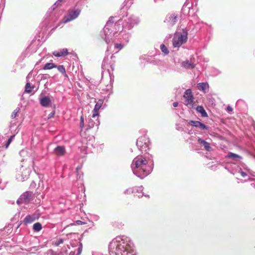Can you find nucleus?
<instances>
[{"label":"nucleus","mask_w":255,"mask_h":255,"mask_svg":"<svg viewBox=\"0 0 255 255\" xmlns=\"http://www.w3.org/2000/svg\"><path fill=\"white\" fill-rule=\"evenodd\" d=\"M198 142L200 144H203L204 148L207 151H210L211 149V147L210 146V143L206 141L205 140L202 139L201 138H198Z\"/></svg>","instance_id":"nucleus-10"},{"label":"nucleus","mask_w":255,"mask_h":255,"mask_svg":"<svg viewBox=\"0 0 255 255\" xmlns=\"http://www.w3.org/2000/svg\"><path fill=\"white\" fill-rule=\"evenodd\" d=\"M41 229L42 225L39 222H37L33 225V229L35 232H39L41 230Z\"/></svg>","instance_id":"nucleus-17"},{"label":"nucleus","mask_w":255,"mask_h":255,"mask_svg":"<svg viewBox=\"0 0 255 255\" xmlns=\"http://www.w3.org/2000/svg\"><path fill=\"white\" fill-rule=\"evenodd\" d=\"M177 20V15L175 14H172L169 17V21L171 25L174 24L176 22Z\"/></svg>","instance_id":"nucleus-19"},{"label":"nucleus","mask_w":255,"mask_h":255,"mask_svg":"<svg viewBox=\"0 0 255 255\" xmlns=\"http://www.w3.org/2000/svg\"><path fill=\"white\" fill-rule=\"evenodd\" d=\"M109 251L115 255H130L129 252L125 247L124 243H121L118 241H113L109 245Z\"/></svg>","instance_id":"nucleus-2"},{"label":"nucleus","mask_w":255,"mask_h":255,"mask_svg":"<svg viewBox=\"0 0 255 255\" xmlns=\"http://www.w3.org/2000/svg\"><path fill=\"white\" fill-rule=\"evenodd\" d=\"M182 66L186 69H193L195 67V65L188 60L182 62Z\"/></svg>","instance_id":"nucleus-13"},{"label":"nucleus","mask_w":255,"mask_h":255,"mask_svg":"<svg viewBox=\"0 0 255 255\" xmlns=\"http://www.w3.org/2000/svg\"><path fill=\"white\" fill-rule=\"evenodd\" d=\"M115 46L117 49H122L123 47V45L121 43H116L115 44Z\"/></svg>","instance_id":"nucleus-29"},{"label":"nucleus","mask_w":255,"mask_h":255,"mask_svg":"<svg viewBox=\"0 0 255 255\" xmlns=\"http://www.w3.org/2000/svg\"><path fill=\"white\" fill-rule=\"evenodd\" d=\"M189 124L195 127H198L201 129L205 130L208 129V128L205 125L201 123V122L197 121H190Z\"/></svg>","instance_id":"nucleus-6"},{"label":"nucleus","mask_w":255,"mask_h":255,"mask_svg":"<svg viewBox=\"0 0 255 255\" xmlns=\"http://www.w3.org/2000/svg\"><path fill=\"white\" fill-rule=\"evenodd\" d=\"M226 157L228 158H232L234 159H236L237 158H240V159L242 158V157L240 156V155H239L237 154L232 153V152H229Z\"/></svg>","instance_id":"nucleus-18"},{"label":"nucleus","mask_w":255,"mask_h":255,"mask_svg":"<svg viewBox=\"0 0 255 255\" xmlns=\"http://www.w3.org/2000/svg\"><path fill=\"white\" fill-rule=\"evenodd\" d=\"M142 137H139L137 139L136 141V144L137 146L141 147V144H140V142H142Z\"/></svg>","instance_id":"nucleus-28"},{"label":"nucleus","mask_w":255,"mask_h":255,"mask_svg":"<svg viewBox=\"0 0 255 255\" xmlns=\"http://www.w3.org/2000/svg\"><path fill=\"white\" fill-rule=\"evenodd\" d=\"M54 152L58 156L64 155L65 153V148L62 146H58L55 148Z\"/></svg>","instance_id":"nucleus-7"},{"label":"nucleus","mask_w":255,"mask_h":255,"mask_svg":"<svg viewBox=\"0 0 255 255\" xmlns=\"http://www.w3.org/2000/svg\"><path fill=\"white\" fill-rule=\"evenodd\" d=\"M19 111V109L18 108L15 109L11 114V116H10L11 118L12 119L15 118L16 117L17 113Z\"/></svg>","instance_id":"nucleus-24"},{"label":"nucleus","mask_w":255,"mask_h":255,"mask_svg":"<svg viewBox=\"0 0 255 255\" xmlns=\"http://www.w3.org/2000/svg\"><path fill=\"white\" fill-rule=\"evenodd\" d=\"M103 104V101L102 100H99L95 106L94 109L96 110L99 111L101 108Z\"/></svg>","instance_id":"nucleus-20"},{"label":"nucleus","mask_w":255,"mask_h":255,"mask_svg":"<svg viewBox=\"0 0 255 255\" xmlns=\"http://www.w3.org/2000/svg\"><path fill=\"white\" fill-rule=\"evenodd\" d=\"M76 222V224L78 225H82L85 224L84 222H83L81 221H80V220H78Z\"/></svg>","instance_id":"nucleus-32"},{"label":"nucleus","mask_w":255,"mask_h":255,"mask_svg":"<svg viewBox=\"0 0 255 255\" xmlns=\"http://www.w3.org/2000/svg\"><path fill=\"white\" fill-rule=\"evenodd\" d=\"M187 32L183 30V34L175 33L173 38V46L174 47H179L186 42L187 40Z\"/></svg>","instance_id":"nucleus-3"},{"label":"nucleus","mask_w":255,"mask_h":255,"mask_svg":"<svg viewBox=\"0 0 255 255\" xmlns=\"http://www.w3.org/2000/svg\"><path fill=\"white\" fill-rule=\"evenodd\" d=\"M160 49L161 51L165 54H168L169 53V51L164 44H161L160 45Z\"/></svg>","instance_id":"nucleus-22"},{"label":"nucleus","mask_w":255,"mask_h":255,"mask_svg":"<svg viewBox=\"0 0 255 255\" xmlns=\"http://www.w3.org/2000/svg\"><path fill=\"white\" fill-rule=\"evenodd\" d=\"M183 97L185 99V104L186 106L190 105L193 107L194 97L190 89H187L185 91Z\"/></svg>","instance_id":"nucleus-5"},{"label":"nucleus","mask_w":255,"mask_h":255,"mask_svg":"<svg viewBox=\"0 0 255 255\" xmlns=\"http://www.w3.org/2000/svg\"><path fill=\"white\" fill-rule=\"evenodd\" d=\"M227 110L229 111V112H232L233 111V109L232 107H231L230 106H228L227 107Z\"/></svg>","instance_id":"nucleus-34"},{"label":"nucleus","mask_w":255,"mask_h":255,"mask_svg":"<svg viewBox=\"0 0 255 255\" xmlns=\"http://www.w3.org/2000/svg\"><path fill=\"white\" fill-rule=\"evenodd\" d=\"M196 111L197 112L201 114L202 117H207L208 116L207 113L204 110V108L201 106H198L196 108Z\"/></svg>","instance_id":"nucleus-14"},{"label":"nucleus","mask_w":255,"mask_h":255,"mask_svg":"<svg viewBox=\"0 0 255 255\" xmlns=\"http://www.w3.org/2000/svg\"><path fill=\"white\" fill-rule=\"evenodd\" d=\"M58 71L64 74L65 76H67L65 67L63 65H59L57 67Z\"/></svg>","instance_id":"nucleus-21"},{"label":"nucleus","mask_w":255,"mask_h":255,"mask_svg":"<svg viewBox=\"0 0 255 255\" xmlns=\"http://www.w3.org/2000/svg\"><path fill=\"white\" fill-rule=\"evenodd\" d=\"M29 195V194L27 192H26L22 195V197L24 198L25 202H27L30 200V199L28 198Z\"/></svg>","instance_id":"nucleus-26"},{"label":"nucleus","mask_w":255,"mask_h":255,"mask_svg":"<svg viewBox=\"0 0 255 255\" xmlns=\"http://www.w3.org/2000/svg\"><path fill=\"white\" fill-rule=\"evenodd\" d=\"M14 137V135H13L11 136L9 138V139H8V140H7V143H6V144H5V148H7L8 147L9 145V144H10V143H11V141H12V139H13V138Z\"/></svg>","instance_id":"nucleus-25"},{"label":"nucleus","mask_w":255,"mask_h":255,"mask_svg":"<svg viewBox=\"0 0 255 255\" xmlns=\"http://www.w3.org/2000/svg\"><path fill=\"white\" fill-rule=\"evenodd\" d=\"M80 12L81 10L80 9L69 11L68 14L62 18V23H66L76 18L80 14Z\"/></svg>","instance_id":"nucleus-4"},{"label":"nucleus","mask_w":255,"mask_h":255,"mask_svg":"<svg viewBox=\"0 0 255 255\" xmlns=\"http://www.w3.org/2000/svg\"><path fill=\"white\" fill-rule=\"evenodd\" d=\"M131 167L133 173L140 178L146 176L150 171L147 160L141 156L136 157L133 159Z\"/></svg>","instance_id":"nucleus-1"},{"label":"nucleus","mask_w":255,"mask_h":255,"mask_svg":"<svg viewBox=\"0 0 255 255\" xmlns=\"http://www.w3.org/2000/svg\"><path fill=\"white\" fill-rule=\"evenodd\" d=\"M198 88L199 90L203 91L205 93L206 90L209 88V85L207 83H200L198 84Z\"/></svg>","instance_id":"nucleus-12"},{"label":"nucleus","mask_w":255,"mask_h":255,"mask_svg":"<svg viewBox=\"0 0 255 255\" xmlns=\"http://www.w3.org/2000/svg\"><path fill=\"white\" fill-rule=\"evenodd\" d=\"M93 112V114L92 115V117L93 118H95V117L99 116V111L97 110H96L95 109H94Z\"/></svg>","instance_id":"nucleus-27"},{"label":"nucleus","mask_w":255,"mask_h":255,"mask_svg":"<svg viewBox=\"0 0 255 255\" xmlns=\"http://www.w3.org/2000/svg\"><path fill=\"white\" fill-rule=\"evenodd\" d=\"M57 66L55 64L52 63H47L45 64L43 69L44 70H50L53 68H56Z\"/></svg>","instance_id":"nucleus-15"},{"label":"nucleus","mask_w":255,"mask_h":255,"mask_svg":"<svg viewBox=\"0 0 255 255\" xmlns=\"http://www.w3.org/2000/svg\"><path fill=\"white\" fill-rule=\"evenodd\" d=\"M68 52L66 48H64L59 51H54L53 54L56 57H63L68 55Z\"/></svg>","instance_id":"nucleus-8"},{"label":"nucleus","mask_w":255,"mask_h":255,"mask_svg":"<svg viewBox=\"0 0 255 255\" xmlns=\"http://www.w3.org/2000/svg\"><path fill=\"white\" fill-rule=\"evenodd\" d=\"M178 102H174L173 103V106L175 108L177 107L178 106Z\"/></svg>","instance_id":"nucleus-33"},{"label":"nucleus","mask_w":255,"mask_h":255,"mask_svg":"<svg viewBox=\"0 0 255 255\" xmlns=\"http://www.w3.org/2000/svg\"><path fill=\"white\" fill-rule=\"evenodd\" d=\"M34 88V86H31L29 83H27L25 87V92L27 93H30Z\"/></svg>","instance_id":"nucleus-16"},{"label":"nucleus","mask_w":255,"mask_h":255,"mask_svg":"<svg viewBox=\"0 0 255 255\" xmlns=\"http://www.w3.org/2000/svg\"><path fill=\"white\" fill-rule=\"evenodd\" d=\"M55 114V111H53L49 115H48V119H50L52 117H53V116Z\"/></svg>","instance_id":"nucleus-30"},{"label":"nucleus","mask_w":255,"mask_h":255,"mask_svg":"<svg viewBox=\"0 0 255 255\" xmlns=\"http://www.w3.org/2000/svg\"><path fill=\"white\" fill-rule=\"evenodd\" d=\"M36 219V218L34 215H29L25 217L23 222L25 225H27L34 222Z\"/></svg>","instance_id":"nucleus-11"},{"label":"nucleus","mask_w":255,"mask_h":255,"mask_svg":"<svg viewBox=\"0 0 255 255\" xmlns=\"http://www.w3.org/2000/svg\"><path fill=\"white\" fill-rule=\"evenodd\" d=\"M41 105L44 107H48L51 104V100L48 97H44L40 100Z\"/></svg>","instance_id":"nucleus-9"},{"label":"nucleus","mask_w":255,"mask_h":255,"mask_svg":"<svg viewBox=\"0 0 255 255\" xmlns=\"http://www.w3.org/2000/svg\"><path fill=\"white\" fill-rule=\"evenodd\" d=\"M111 19H110L108 22H107V24H110V23H113V21H112V19H113V17H111Z\"/></svg>","instance_id":"nucleus-35"},{"label":"nucleus","mask_w":255,"mask_h":255,"mask_svg":"<svg viewBox=\"0 0 255 255\" xmlns=\"http://www.w3.org/2000/svg\"><path fill=\"white\" fill-rule=\"evenodd\" d=\"M80 122H81V126L82 127H84V118L81 116L80 118Z\"/></svg>","instance_id":"nucleus-31"},{"label":"nucleus","mask_w":255,"mask_h":255,"mask_svg":"<svg viewBox=\"0 0 255 255\" xmlns=\"http://www.w3.org/2000/svg\"><path fill=\"white\" fill-rule=\"evenodd\" d=\"M63 243V240L62 239H60L59 240H56L55 242H53L52 245L56 247H57L61 244H62Z\"/></svg>","instance_id":"nucleus-23"}]
</instances>
